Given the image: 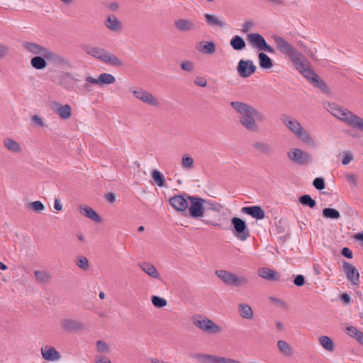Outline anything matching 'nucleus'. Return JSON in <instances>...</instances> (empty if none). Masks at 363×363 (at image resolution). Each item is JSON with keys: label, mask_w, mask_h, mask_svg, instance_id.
Masks as SVG:
<instances>
[{"label": "nucleus", "mask_w": 363, "mask_h": 363, "mask_svg": "<svg viewBox=\"0 0 363 363\" xmlns=\"http://www.w3.org/2000/svg\"><path fill=\"white\" fill-rule=\"evenodd\" d=\"M23 46L27 50L35 55L40 54L43 50V47L33 43H25Z\"/></svg>", "instance_id": "43"}, {"label": "nucleus", "mask_w": 363, "mask_h": 363, "mask_svg": "<svg viewBox=\"0 0 363 363\" xmlns=\"http://www.w3.org/2000/svg\"><path fill=\"white\" fill-rule=\"evenodd\" d=\"M252 26H253V23L252 22L245 23L242 25V31L243 33H248Z\"/></svg>", "instance_id": "63"}, {"label": "nucleus", "mask_w": 363, "mask_h": 363, "mask_svg": "<svg viewBox=\"0 0 363 363\" xmlns=\"http://www.w3.org/2000/svg\"><path fill=\"white\" fill-rule=\"evenodd\" d=\"M104 25L109 30L114 33H120L123 29L122 23L113 14H109L106 16Z\"/></svg>", "instance_id": "20"}, {"label": "nucleus", "mask_w": 363, "mask_h": 363, "mask_svg": "<svg viewBox=\"0 0 363 363\" xmlns=\"http://www.w3.org/2000/svg\"><path fill=\"white\" fill-rule=\"evenodd\" d=\"M253 147L259 152L264 155L271 154L274 151L272 146L266 142L257 141L253 144Z\"/></svg>", "instance_id": "26"}, {"label": "nucleus", "mask_w": 363, "mask_h": 363, "mask_svg": "<svg viewBox=\"0 0 363 363\" xmlns=\"http://www.w3.org/2000/svg\"><path fill=\"white\" fill-rule=\"evenodd\" d=\"M182 167L185 169H191L194 167V159L189 154H184L182 156Z\"/></svg>", "instance_id": "42"}, {"label": "nucleus", "mask_w": 363, "mask_h": 363, "mask_svg": "<svg viewBox=\"0 0 363 363\" xmlns=\"http://www.w3.org/2000/svg\"><path fill=\"white\" fill-rule=\"evenodd\" d=\"M323 216L325 218L337 220L340 218L339 211L332 208H325L323 210Z\"/></svg>", "instance_id": "38"}, {"label": "nucleus", "mask_w": 363, "mask_h": 363, "mask_svg": "<svg viewBox=\"0 0 363 363\" xmlns=\"http://www.w3.org/2000/svg\"><path fill=\"white\" fill-rule=\"evenodd\" d=\"M31 65L37 69H41L45 67V60L42 57H35L31 60Z\"/></svg>", "instance_id": "46"}, {"label": "nucleus", "mask_w": 363, "mask_h": 363, "mask_svg": "<svg viewBox=\"0 0 363 363\" xmlns=\"http://www.w3.org/2000/svg\"><path fill=\"white\" fill-rule=\"evenodd\" d=\"M241 212L250 215L257 220H262L265 216L264 210L258 206L243 207L241 208Z\"/></svg>", "instance_id": "22"}, {"label": "nucleus", "mask_w": 363, "mask_h": 363, "mask_svg": "<svg viewBox=\"0 0 363 363\" xmlns=\"http://www.w3.org/2000/svg\"><path fill=\"white\" fill-rule=\"evenodd\" d=\"M257 274L260 277L264 279L270 281H276L279 279L278 274L275 271L267 267L259 268L257 271Z\"/></svg>", "instance_id": "25"}, {"label": "nucleus", "mask_w": 363, "mask_h": 363, "mask_svg": "<svg viewBox=\"0 0 363 363\" xmlns=\"http://www.w3.org/2000/svg\"><path fill=\"white\" fill-rule=\"evenodd\" d=\"M35 275L39 283L44 284L45 282V272L43 271H35Z\"/></svg>", "instance_id": "57"}, {"label": "nucleus", "mask_w": 363, "mask_h": 363, "mask_svg": "<svg viewBox=\"0 0 363 363\" xmlns=\"http://www.w3.org/2000/svg\"><path fill=\"white\" fill-rule=\"evenodd\" d=\"M315 86L320 88L321 90H323L325 92L329 91V88L327 86V84L321 79H319L318 76H317L316 79H314V81L312 82Z\"/></svg>", "instance_id": "51"}, {"label": "nucleus", "mask_w": 363, "mask_h": 363, "mask_svg": "<svg viewBox=\"0 0 363 363\" xmlns=\"http://www.w3.org/2000/svg\"><path fill=\"white\" fill-rule=\"evenodd\" d=\"M174 27L180 32H191L197 28L196 23L189 18H179L174 23Z\"/></svg>", "instance_id": "18"}, {"label": "nucleus", "mask_w": 363, "mask_h": 363, "mask_svg": "<svg viewBox=\"0 0 363 363\" xmlns=\"http://www.w3.org/2000/svg\"><path fill=\"white\" fill-rule=\"evenodd\" d=\"M191 320L197 328L206 333L217 335L223 332L221 326L206 316L196 314L192 316Z\"/></svg>", "instance_id": "8"}, {"label": "nucleus", "mask_w": 363, "mask_h": 363, "mask_svg": "<svg viewBox=\"0 0 363 363\" xmlns=\"http://www.w3.org/2000/svg\"><path fill=\"white\" fill-rule=\"evenodd\" d=\"M73 68L72 62L64 56L47 51V78L67 90L73 88L79 81L74 75L66 69Z\"/></svg>", "instance_id": "1"}, {"label": "nucleus", "mask_w": 363, "mask_h": 363, "mask_svg": "<svg viewBox=\"0 0 363 363\" xmlns=\"http://www.w3.org/2000/svg\"><path fill=\"white\" fill-rule=\"evenodd\" d=\"M290 161L299 165H306L312 160L311 155L298 147H291L286 153Z\"/></svg>", "instance_id": "10"}, {"label": "nucleus", "mask_w": 363, "mask_h": 363, "mask_svg": "<svg viewBox=\"0 0 363 363\" xmlns=\"http://www.w3.org/2000/svg\"><path fill=\"white\" fill-rule=\"evenodd\" d=\"M230 44L235 50H243L246 46L245 40L239 35H235L230 40Z\"/></svg>", "instance_id": "34"}, {"label": "nucleus", "mask_w": 363, "mask_h": 363, "mask_svg": "<svg viewBox=\"0 0 363 363\" xmlns=\"http://www.w3.org/2000/svg\"><path fill=\"white\" fill-rule=\"evenodd\" d=\"M257 70V67L250 60H240L237 66V72L241 78H248Z\"/></svg>", "instance_id": "12"}, {"label": "nucleus", "mask_w": 363, "mask_h": 363, "mask_svg": "<svg viewBox=\"0 0 363 363\" xmlns=\"http://www.w3.org/2000/svg\"><path fill=\"white\" fill-rule=\"evenodd\" d=\"M75 264L81 269L86 271L89 268L88 259L83 255H78L75 259Z\"/></svg>", "instance_id": "39"}, {"label": "nucleus", "mask_w": 363, "mask_h": 363, "mask_svg": "<svg viewBox=\"0 0 363 363\" xmlns=\"http://www.w3.org/2000/svg\"><path fill=\"white\" fill-rule=\"evenodd\" d=\"M60 353L53 347H47V361L57 362L61 359Z\"/></svg>", "instance_id": "36"}, {"label": "nucleus", "mask_w": 363, "mask_h": 363, "mask_svg": "<svg viewBox=\"0 0 363 363\" xmlns=\"http://www.w3.org/2000/svg\"><path fill=\"white\" fill-rule=\"evenodd\" d=\"M258 60L259 66L263 69H270L274 65L272 60L264 52L259 53Z\"/></svg>", "instance_id": "29"}, {"label": "nucleus", "mask_w": 363, "mask_h": 363, "mask_svg": "<svg viewBox=\"0 0 363 363\" xmlns=\"http://www.w3.org/2000/svg\"><path fill=\"white\" fill-rule=\"evenodd\" d=\"M294 283L298 286H303L305 283L304 277L303 275L296 276V277L294 279Z\"/></svg>", "instance_id": "58"}, {"label": "nucleus", "mask_w": 363, "mask_h": 363, "mask_svg": "<svg viewBox=\"0 0 363 363\" xmlns=\"http://www.w3.org/2000/svg\"><path fill=\"white\" fill-rule=\"evenodd\" d=\"M129 91L135 99L155 108L162 106L160 100L155 94L142 87H130Z\"/></svg>", "instance_id": "7"}, {"label": "nucleus", "mask_w": 363, "mask_h": 363, "mask_svg": "<svg viewBox=\"0 0 363 363\" xmlns=\"http://www.w3.org/2000/svg\"><path fill=\"white\" fill-rule=\"evenodd\" d=\"M341 254L348 259H352L353 257L352 252L348 247L342 248Z\"/></svg>", "instance_id": "60"}, {"label": "nucleus", "mask_w": 363, "mask_h": 363, "mask_svg": "<svg viewBox=\"0 0 363 363\" xmlns=\"http://www.w3.org/2000/svg\"><path fill=\"white\" fill-rule=\"evenodd\" d=\"M60 324L66 331H79L85 328L84 323L72 318L62 319Z\"/></svg>", "instance_id": "21"}, {"label": "nucleus", "mask_w": 363, "mask_h": 363, "mask_svg": "<svg viewBox=\"0 0 363 363\" xmlns=\"http://www.w3.org/2000/svg\"><path fill=\"white\" fill-rule=\"evenodd\" d=\"M319 343L324 349L329 352L334 350V344L331 339L328 336H320L319 337Z\"/></svg>", "instance_id": "40"}, {"label": "nucleus", "mask_w": 363, "mask_h": 363, "mask_svg": "<svg viewBox=\"0 0 363 363\" xmlns=\"http://www.w3.org/2000/svg\"><path fill=\"white\" fill-rule=\"evenodd\" d=\"M341 300H342V301L344 303H346V304H350V302H351V298H350V296L347 294H346V293L342 294L341 295Z\"/></svg>", "instance_id": "64"}, {"label": "nucleus", "mask_w": 363, "mask_h": 363, "mask_svg": "<svg viewBox=\"0 0 363 363\" xmlns=\"http://www.w3.org/2000/svg\"><path fill=\"white\" fill-rule=\"evenodd\" d=\"M221 356H217L213 354H200L199 355V359L206 363H219Z\"/></svg>", "instance_id": "41"}, {"label": "nucleus", "mask_w": 363, "mask_h": 363, "mask_svg": "<svg viewBox=\"0 0 363 363\" xmlns=\"http://www.w3.org/2000/svg\"><path fill=\"white\" fill-rule=\"evenodd\" d=\"M346 179L347 182L354 185H357V176L354 174H348L346 175Z\"/></svg>", "instance_id": "59"}, {"label": "nucleus", "mask_w": 363, "mask_h": 363, "mask_svg": "<svg viewBox=\"0 0 363 363\" xmlns=\"http://www.w3.org/2000/svg\"><path fill=\"white\" fill-rule=\"evenodd\" d=\"M216 274L225 284L230 286L235 274L226 270H217Z\"/></svg>", "instance_id": "30"}, {"label": "nucleus", "mask_w": 363, "mask_h": 363, "mask_svg": "<svg viewBox=\"0 0 363 363\" xmlns=\"http://www.w3.org/2000/svg\"><path fill=\"white\" fill-rule=\"evenodd\" d=\"M79 211L81 214L86 218L94 220L96 223H101V219L99 214L91 207L88 206H79Z\"/></svg>", "instance_id": "24"}, {"label": "nucleus", "mask_w": 363, "mask_h": 363, "mask_svg": "<svg viewBox=\"0 0 363 363\" xmlns=\"http://www.w3.org/2000/svg\"><path fill=\"white\" fill-rule=\"evenodd\" d=\"M94 361L95 363H111L108 357L102 354L95 356Z\"/></svg>", "instance_id": "56"}, {"label": "nucleus", "mask_w": 363, "mask_h": 363, "mask_svg": "<svg viewBox=\"0 0 363 363\" xmlns=\"http://www.w3.org/2000/svg\"><path fill=\"white\" fill-rule=\"evenodd\" d=\"M249 284V279L245 276H238L234 274L231 285L234 287L245 286Z\"/></svg>", "instance_id": "37"}, {"label": "nucleus", "mask_w": 363, "mask_h": 363, "mask_svg": "<svg viewBox=\"0 0 363 363\" xmlns=\"http://www.w3.org/2000/svg\"><path fill=\"white\" fill-rule=\"evenodd\" d=\"M26 207L27 209H31L35 213H40L45 209L44 204L40 201L28 203Z\"/></svg>", "instance_id": "44"}, {"label": "nucleus", "mask_w": 363, "mask_h": 363, "mask_svg": "<svg viewBox=\"0 0 363 363\" xmlns=\"http://www.w3.org/2000/svg\"><path fill=\"white\" fill-rule=\"evenodd\" d=\"M32 121L38 125H40V126H43V119L41 118H40L38 115H34L33 117H32Z\"/></svg>", "instance_id": "62"}, {"label": "nucleus", "mask_w": 363, "mask_h": 363, "mask_svg": "<svg viewBox=\"0 0 363 363\" xmlns=\"http://www.w3.org/2000/svg\"><path fill=\"white\" fill-rule=\"evenodd\" d=\"M222 208V206L211 200L205 199V208L213 211L214 212H219Z\"/></svg>", "instance_id": "48"}, {"label": "nucleus", "mask_w": 363, "mask_h": 363, "mask_svg": "<svg viewBox=\"0 0 363 363\" xmlns=\"http://www.w3.org/2000/svg\"><path fill=\"white\" fill-rule=\"evenodd\" d=\"M189 200V214L192 218H200L205 213V199L198 196L187 195Z\"/></svg>", "instance_id": "9"}, {"label": "nucleus", "mask_w": 363, "mask_h": 363, "mask_svg": "<svg viewBox=\"0 0 363 363\" xmlns=\"http://www.w3.org/2000/svg\"><path fill=\"white\" fill-rule=\"evenodd\" d=\"M272 38L277 50L284 55L289 57L293 65L303 57L302 54L289 42L280 35H274Z\"/></svg>", "instance_id": "6"}, {"label": "nucleus", "mask_w": 363, "mask_h": 363, "mask_svg": "<svg viewBox=\"0 0 363 363\" xmlns=\"http://www.w3.org/2000/svg\"><path fill=\"white\" fill-rule=\"evenodd\" d=\"M247 40L253 48H257L259 51H267L269 53H274V50L269 45L264 38L259 33H254L248 34Z\"/></svg>", "instance_id": "11"}, {"label": "nucleus", "mask_w": 363, "mask_h": 363, "mask_svg": "<svg viewBox=\"0 0 363 363\" xmlns=\"http://www.w3.org/2000/svg\"><path fill=\"white\" fill-rule=\"evenodd\" d=\"M277 347L279 351L286 357H291L293 355V350L291 345L285 340H278Z\"/></svg>", "instance_id": "31"}, {"label": "nucleus", "mask_w": 363, "mask_h": 363, "mask_svg": "<svg viewBox=\"0 0 363 363\" xmlns=\"http://www.w3.org/2000/svg\"><path fill=\"white\" fill-rule=\"evenodd\" d=\"M83 50L89 55L101 61L102 62L115 67L123 65L122 61L113 53L104 48L97 46L86 45Z\"/></svg>", "instance_id": "5"}, {"label": "nucleus", "mask_w": 363, "mask_h": 363, "mask_svg": "<svg viewBox=\"0 0 363 363\" xmlns=\"http://www.w3.org/2000/svg\"><path fill=\"white\" fill-rule=\"evenodd\" d=\"M151 301L152 305L158 308H163L167 304V301L165 298L158 296H152L151 297Z\"/></svg>", "instance_id": "45"}, {"label": "nucleus", "mask_w": 363, "mask_h": 363, "mask_svg": "<svg viewBox=\"0 0 363 363\" xmlns=\"http://www.w3.org/2000/svg\"><path fill=\"white\" fill-rule=\"evenodd\" d=\"M151 175L155 184L159 187H163L165 186V177L161 172L154 169L152 172Z\"/></svg>", "instance_id": "32"}, {"label": "nucleus", "mask_w": 363, "mask_h": 363, "mask_svg": "<svg viewBox=\"0 0 363 363\" xmlns=\"http://www.w3.org/2000/svg\"><path fill=\"white\" fill-rule=\"evenodd\" d=\"M4 145L9 151L16 153L21 152V147L19 144L11 138H6L4 140Z\"/></svg>", "instance_id": "35"}, {"label": "nucleus", "mask_w": 363, "mask_h": 363, "mask_svg": "<svg viewBox=\"0 0 363 363\" xmlns=\"http://www.w3.org/2000/svg\"><path fill=\"white\" fill-rule=\"evenodd\" d=\"M353 155L350 151H346L342 153V164L343 165H347L353 160Z\"/></svg>", "instance_id": "52"}, {"label": "nucleus", "mask_w": 363, "mask_h": 363, "mask_svg": "<svg viewBox=\"0 0 363 363\" xmlns=\"http://www.w3.org/2000/svg\"><path fill=\"white\" fill-rule=\"evenodd\" d=\"M328 111L342 122L363 131V119L347 108H342L334 104H330L328 105Z\"/></svg>", "instance_id": "4"}, {"label": "nucleus", "mask_w": 363, "mask_h": 363, "mask_svg": "<svg viewBox=\"0 0 363 363\" xmlns=\"http://www.w3.org/2000/svg\"><path fill=\"white\" fill-rule=\"evenodd\" d=\"M96 347L97 352L100 353H108L110 352L109 345L103 340H97L96 342Z\"/></svg>", "instance_id": "49"}, {"label": "nucleus", "mask_w": 363, "mask_h": 363, "mask_svg": "<svg viewBox=\"0 0 363 363\" xmlns=\"http://www.w3.org/2000/svg\"><path fill=\"white\" fill-rule=\"evenodd\" d=\"M240 315L245 319L250 320L253 318V312L251 306L247 303H240L238 305Z\"/></svg>", "instance_id": "28"}, {"label": "nucleus", "mask_w": 363, "mask_h": 363, "mask_svg": "<svg viewBox=\"0 0 363 363\" xmlns=\"http://www.w3.org/2000/svg\"><path fill=\"white\" fill-rule=\"evenodd\" d=\"M199 51L203 54L212 55L216 52V45L211 41L202 42Z\"/></svg>", "instance_id": "33"}, {"label": "nucleus", "mask_w": 363, "mask_h": 363, "mask_svg": "<svg viewBox=\"0 0 363 363\" xmlns=\"http://www.w3.org/2000/svg\"><path fill=\"white\" fill-rule=\"evenodd\" d=\"M230 105L238 115V121L244 129L250 133H257L259 130L260 124L266 120L263 112L241 101H231Z\"/></svg>", "instance_id": "2"}, {"label": "nucleus", "mask_w": 363, "mask_h": 363, "mask_svg": "<svg viewBox=\"0 0 363 363\" xmlns=\"http://www.w3.org/2000/svg\"><path fill=\"white\" fill-rule=\"evenodd\" d=\"M313 186L318 190H323L325 189V182L322 178H315L313 182Z\"/></svg>", "instance_id": "54"}, {"label": "nucleus", "mask_w": 363, "mask_h": 363, "mask_svg": "<svg viewBox=\"0 0 363 363\" xmlns=\"http://www.w3.org/2000/svg\"><path fill=\"white\" fill-rule=\"evenodd\" d=\"M139 267L148 276L157 280L161 279V275L155 267L149 262H143L139 264Z\"/></svg>", "instance_id": "23"}, {"label": "nucleus", "mask_w": 363, "mask_h": 363, "mask_svg": "<svg viewBox=\"0 0 363 363\" xmlns=\"http://www.w3.org/2000/svg\"><path fill=\"white\" fill-rule=\"evenodd\" d=\"M342 270L348 281L354 286H357L359 285V273L354 265L347 262H343Z\"/></svg>", "instance_id": "15"}, {"label": "nucleus", "mask_w": 363, "mask_h": 363, "mask_svg": "<svg viewBox=\"0 0 363 363\" xmlns=\"http://www.w3.org/2000/svg\"><path fill=\"white\" fill-rule=\"evenodd\" d=\"M194 84L200 87H206L207 80L203 77H196L194 79Z\"/></svg>", "instance_id": "55"}, {"label": "nucleus", "mask_w": 363, "mask_h": 363, "mask_svg": "<svg viewBox=\"0 0 363 363\" xmlns=\"http://www.w3.org/2000/svg\"><path fill=\"white\" fill-rule=\"evenodd\" d=\"M181 68L188 72H191L194 70V65L191 61H184L180 65Z\"/></svg>", "instance_id": "53"}, {"label": "nucleus", "mask_w": 363, "mask_h": 363, "mask_svg": "<svg viewBox=\"0 0 363 363\" xmlns=\"http://www.w3.org/2000/svg\"><path fill=\"white\" fill-rule=\"evenodd\" d=\"M294 66L311 82H313L314 79H316L318 75L311 69L309 64L303 57L296 62Z\"/></svg>", "instance_id": "14"}, {"label": "nucleus", "mask_w": 363, "mask_h": 363, "mask_svg": "<svg viewBox=\"0 0 363 363\" xmlns=\"http://www.w3.org/2000/svg\"><path fill=\"white\" fill-rule=\"evenodd\" d=\"M9 54V48L0 44V58L6 57Z\"/></svg>", "instance_id": "61"}, {"label": "nucleus", "mask_w": 363, "mask_h": 363, "mask_svg": "<svg viewBox=\"0 0 363 363\" xmlns=\"http://www.w3.org/2000/svg\"><path fill=\"white\" fill-rule=\"evenodd\" d=\"M346 333L351 337L356 339L358 335L362 333V331L359 330L357 328L352 325H347L345 328Z\"/></svg>", "instance_id": "50"}, {"label": "nucleus", "mask_w": 363, "mask_h": 363, "mask_svg": "<svg viewBox=\"0 0 363 363\" xmlns=\"http://www.w3.org/2000/svg\"><path fill=\"white\" fill-rule=\"evenodd\" d=\"M85 81L91 84L99 85L103 86L104 85H108L115 83L116 77L109 73H102L95 78L91 75L86 77Z\"/></svg>", "instance_id": "16"}, {"label": "nucleus", "mask_w": 363, "mask_h": 363, "mask_svg": "<svg viewBox=\"0 0 363 363\" xmlns=\"http://www.w3.org/2000/svg\"><path fill=\"white\" fill-rule=\"evenodd\" d=\"M299 201L301 204L304 206H309L310 208H313L315 206V201L313 200L310 195H303L299 198Z\"/></svg>", "instance_id": "47"}, {"label": "nucleus", "mask_w": 363, "mask_h": 363, "mask_svg": "<svg viewBox=\"0 0 363 363\" xmlns=\"http://www.w3.org/2000/svg\"><path fill=\"white\" fill-rule=\"evenodd\" d=\"M231 223L235 228V235L238 239L244 241L250 236V232L245 222L240 218L234 217L231 220Z\"/></svg>", "instance_id": "13"}, {"label": "nucleus", "mask_w": 363, "mask_h": 363, "mask_svg": "<svg viewBox=\"0 0 363 363\" xmlns=\"http://www.w3.org/2000/svg\"><path fill=\"white\" fill-rule=\"evenodd\" d=\"M280 120L284 125L304 145L312 148L318 147L316 140L296 118L290 115L283 114Z\"/></svg>", "instance_id": "3"}, {"label": "nucleus", "mask_w": 363, "mask_h": 363, "mask_svg": "<svg viewBox=\"0 0 363 363\" xmlns=\"http://www.w3.org/2000/svg\"><path fill=\"white\" fill-rule=\"evenodd\" d=\"M203 16L207 24L209 26H218L220 28H223L225 26V21L215 15L206 13Z\"/></svg>", "instance_id": "27"}, {"label": "nucleus", "mask_w": 363, "mask_h": 363, "mask_svg": "<svg viewBox=\"0 0 363 363\" xmlns=\"http://www.w3.org/2000/svg\"><path fill=\"white\" fill-rule=\"evenodd\" d=\"M51 110L62 120H68L72 116V108L69 104H62L58 102L50 103Z\"/></svg>", "instance_id": "17"}, {"label": "nucleus", "mask_w": 363, "mask_h": 363, "mask_svg": "<svg viewBox=\"0 0 363 363\" xmlns=\"http://www.w3.org/2000/svg\"><path fill=\"white\" fill-rule=\"evenodd\" d=\"M171 206L177 211H185L189 207L187 196H174L169 199Z\"/></svg>", "instance_id": "19"}]
</instances>
